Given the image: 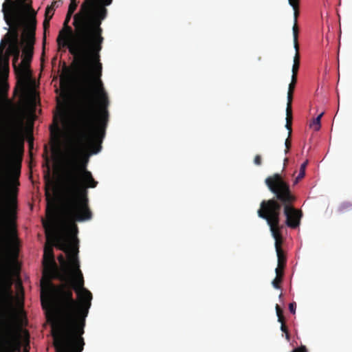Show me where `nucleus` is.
<instances>
[{
  "mask_svg": "<svg viewBox=\"0 0 352 352\" xmlns=\"http://www.w3.org/2000/svg\"><path fill=\"white\" fill-rule=\"evenodd\" d=\"M47 168L49 169V167ZM45 179H46V182H47V184H50L51 185L52 184V182L50 180V178L49 170H47V173L45 175Z\"/></svg>",
  "mask_w": 352,
  "mask_h": 352,
  "instance_id": "nucleus-34",
  "label": "nucleus"
},
{
  "mask_svg": "<svg viewBox=\"0 0 352 352\" xmlns=\"http://www.w3.org/2000/svg\"><path fill=\"white\" fill-rule=\"evenodd\" d=\"M284 269H285L284 267L278 265V266H277V267L276 268V270H275L276 276H278V275H280V277H283Z\"/></svg>",
  "mask_w": 352,
  "mask_h": 352,
  "instance_id": "nucleus-26",
  "label": "nucleus"
},
{
  "mask_svg": "<svg viewBox=\"0 0 352 352\" xmlns=\"http://www.w3.org/2000/svg\"><path fill=\"white\" fill-rule=\"evenodd\" d=\"M17 300H18V303L19 304V305L22 306L23 305V300H21L19 298H17Z\"/></svg>",
  "mask_w": 352,
  "mask_h": 352,
  "instance_id": "nucleus-36",
  "label": "nucleus"
},
{
  "mask_svg": "<svg viewBox=\"0 0 352 352\" xmlns=\"http://www.w3.org/2000/svg\"><path fill=\"white\" fill-rule=\"evenodd\" d=\"M254 163L256 165V166H260L262 164V158H261V156L260 155H256L255 157H254Z\"/></svg>",
  "mask_w": 352,
  "mask_h": 352,
  "instance_id": "nucleus-27",
  "label": "nucleus"
},
{
  "mask_svg": "<svg viewBox=\"0 0 352 352\" xmlns=\"http://www.w3.org/2000/svg\"><path fill=\"white\" fill-rule=\"evenodd\" d=\"M53 16V13L49 16V17H45L44 21H43V28L44 30L46 31L47 29L50 27V21Z\"/></svg>",
  "mask_w": 352,
  "mask_h": 352,
  "instance_id": "nucleus-25",
  "label": "nucleus"
},
{
  "mask_svg": "<svg viewBox=\"0 0 352 352\" xmlns=\"http://www.w3.org/2000/svg\"><path fill=\"white\" fill-rule=\"evenodd\" d=\"M292 352H307V349L305 346H301L294 349Z\"/></svg>",
  "mask_w": 352,
  "mask_h": 352,
  "instance_id": "nucleus-31",
  "label": "nucleus"
},
{
  "mask_svg": "<svg viewBox=\"0 0 352 352\" xmlns=\"http://www.w3.org/2000/svg\"><path fill=\"white\" fill-rule=\"evenodd\" d=\"M94 0H85L74 16L73 30L68 24L73 14L67 12L63 28L56 38L59 48L67 47L85 69L89 82L78 92L73 118L69 126L70 140L77 153L94 143L101 144L109 122V100L100 79L102 66L100 52L104 37L100 21L89 10Z\"/></svg>",
  "mask_w": 352,
  "mask_h": 352,
  "instance_id": "nucleus-2",
  "label": "nucleus"
},
{
  "mask_svg": "<svg viewBox=\"0 0 352 352\" xmlns=\"http://www.w3.org/2000/svg\"><path fill=\"white\" fill-rule=\"evenodd\" d=\"M265 183L274 195V198L267 201H274L279 206L278 220L280 221L281 208H283L286 225L291 228L298 227L302 213L300 210L295 208L293 206L296 197L291 191L289 184L279 173L269 176L265 179Z\"/></svg>",
  "mask_w": 352,
  "mask_h": 352,
  "instance_id": "nucleus-4",
  "label": "nucleus"
},
{
  "mask_svg": "<svg viewBox=\"0 0 352 352\" xmlns=\"http://www.w3.org/2000/svg\"><path fill=\"white\" fill-rule=\"evenodd\" d=\"M276 315L278 316V321L281 322L283 320H285L284 316H283V310L278 306V305H276Z\"/></svg>",
  "mask_w": 352,
  "mask_h": 352,
  "instance_id": "nucleus-23",
  "label": "nucleus"
},
{
  "mask_svg": "<svg viewBox=\"0 0 352 352\" xmlns=\"http://www.w3.org/2000/svg\"><path fill=\"white\" fill-rule=\"evenodd\" d=\"M56 1L53 2L51 6H48L45 9V17H49L54 12V5Z\"/></svg>",
  "mask_w": 352,
  "mask_h": 352,
  "instance_id": "nucleus-21",
  "label": "nucleus"
},
{
  "mask_svg": "<svg viewBox=\"0 0 352 352\" xmlns=\"http://www.w3.org/2000/svg\"><path fill=\"white\" fill-rule=\"evenodd\" d=\"M294 10V25L292 28L294 41L298 42V18L300 14V6L292 7Z\"/></svg>",
  "mask_w": 352,
  "mask_h": 352,
  "instance_id": "nucleus-12",
  "label": "nucleus"
},
{
  "mask_svg": "<svg viewBox=\"0 0 352 352\" xmlns=\"http://www.w3.org/2000/svg\"><path fill=\"white\" fill-rule=\"evenodd\" d=\"M307 164H308V160H306L305 162H304L301 164L298 175L296 177V179L294 180V185L298 184V182L305 177V169H306V167H307Z\"/></svg>",
  "mask_w": 352,
  "mask_h": 352,
  "instance_id": "nucleus-15",
  "label": "nucleus"
},
{
  "mask_svg": "<svg viewBox=\"0 0 352 352\" xmlns=\"http://www.w3.org/2000/svg\"><path fill=\"white\" fill-rule=\"evenodd\" d=\"M23 25H8V32L0 43V71L9 69L12 56L17 84L14 92L21 100L34 103L36 100V81L25 71L22 61L18 64L21 43L19 30ZM8 83L0 80V195H18L22 157L25 137V110L22 102L8 98Z\"/></svg>",
  "mask_w": 352,
  "mask_h": 352,
  "instance_id": "nucleus-3",
  "label": "nucleus"
},
{
  "mask_svg": "<svg viewBox=\"0 0 352 352\" xmlns=\"http://www.w3.org/2000/svg\"><path fill=\"white\" fill-rule=\"evenodd\" d=\"M285 334L286 340L289 342L290 340V335L289 331L285 332Z\"/></svg>",
  "mask_w": 352,
  "mask_h": 352,
  "instance_id": "nucleus-35",
  "label": "nucleus"
},
{
  "mask_svg": "<svg viewBox=\"0 0 352 352\" xmlns=\"http://www.w3.org/2000/svg\"><path fill=\"white\" fill-rule=\"evenodd\" d=\"M283 278L280 277V275L278 274V276H276L275 278L272 280V285L276 289H280V284L283 281Z\"/></svg>",
  "mask_w": 352,
  "mask_h": 352,
  "instance_id": "nucleus-20",
  "label": "nucleus"
},
{
  "mask_svg": "<svg viewBox=\"0 0 352 352\" xmlns=\"http://www.w3.org/2000/svg\"><path fill=\"white\" fill-rule=\"evenodd\" d=\"M281 324L280 329L283 333L288 331V329L285 323V320H283L281 322H279Z\"/></svg>",
  "mask_w": 352,
  "mask_h": 352,
  "instance_id": "nucleus-30",
  "label": "nucleus"
},
{
  "mask_svg": "<svg viewBox=\"0 0 352 352\" xmlns=\"http://www.w3.org/2000/svg\"><path fill=\"white\" fill-rule=\"evenodd\" d=\"M285 153L287 154L289 152L291 145H292L291 136L288 135L287 138L285 140Z\"/></svg>",
  "mask_w": 352,
  "mask_h": 352,
  "instance_id": "nucleus-24",
  "label": "nucleus"
},
{
  "mask_svg": "<svg viewBox=\"0 0 352 352\" xmlns=\"http://www.w3.org/2000/svg\"><path fill=\"white\" fill-rule=\"evenodd\" d=\"M50 131L52 138L57 144H58L60 142V139L63 131L59 126L56 116H55L54 118V125L51 127Z\"/></svg>",
  "mask_w": 352,
  "mask_h": 352,
  "instance_id": "nucleus-11",
  "label": "nucleus"
},
{
  "mask_svg": "<svg viewBox=\"0 0 352 352\" xmlns=\"http://www.w3.org/2000/svg\"><path fill=\"white\" fill-rule=\"evenodd\" d=\"M18 286H19V287H21V284L19 283L18 284Z\"/></svg>",
  "mask_w": 352,
  "mask_h": 352,
  "instance_id": "nucleus-38",
  "label": "nucleus"
},
{
  "mask_svg": "<svg viewBox=\"0 0 352 352\" xmlns=\"http://www.w3.org/2000/svg\"><path fill=\"white\" fill-rule=\"evenodd\" d=\"M297 82V74H292V80L290 83H293L294 85H296Z\"/></svg>",
  "mask_w": 352,
  "mask_h": 352,
  "instance_id": "nucleus-33",
  "label": "nucleus"
},
{
  "mask_svg": "<svg viewBox=\"0 0 352 352\" xmlns=\"http://www.w3.org/2000/svg\"><path fill=\"white\" fill-rule=\"evenodd\" d=\"M296 85L289 83L287 91V107H292V103L293 100V94L295 89Z\"/></svg>",
  "mask_w": 352,
  "mask_h": 352,
  "instance_id": "nucleus-16",
  "label": "nucleus"
},
{
  "mask_svg": "<svg viewBox=\"0 0 352 352\" xmlns=\"http://www.w3.org/2000/svg\"><path fill=\"white\" fill-rule=\"evenodd\" d=\"M351 209H352V204L349 201H344V202L342 203L338 208V210L340 212H345L351 210Z\"/></svg>",
  "mask_w": 352,
  "mask_h": 352,
  "instance_id": "nucleus-19",
  "label": "nucleus"
},
{
  "mask_svg": "<svg viewBox=\"0 0 352 352\" xmlns=\"http://www.w3.org/2000/svg\"><path fill=\"white\" fill-rule=\"evenodd\" d=\"M288 3L292 7L300 6V0H288Z\"/></svg>",
  "mask_w": 352,
  "mask_h": 352,
  "instance_id": "nucleus-29",
  "label": "nucleus"
},
{
  "mask_svg": "<svg viewBox=\"0 0 352 352\" xmlns=\"http://www.w3.org/2000/svg\"><path fill=\"white\" fill-rule=\"evenodd\" d=\"M43 265V273L42 278H46L49 272L56 271L55 259L52 245H45L44 248Z\"/></svg>",
  "mask_w": 352,
  "mask_h": 352,
  "instance_id": "nucleus-10",
  "label": "nucleus"
},
{
  "mask_svg": "<svg viewBox=\"0 0 352 352\" xmlns=\"http://www.w3.org/2000/svg\"><path fill=\"white\" fill-rule=\"evenodd\" d=\"M277 258H278V265L285 267L287 258L283 252V250L280 252H276Z\"/></svg>",
  "mask_w": 352,
  "mask_h": 352,
  "instance_id": "nucleus-18",
  "label": "nucleus"
},
{
  "mask_svg": "<svg viewBox=\"0 0 352 352\" xmlns=\"http://www.w3.org/2000/svg\"><path fill=\"white\" fill-rule=\"evenodd\" d=\"M324 114V112L320 113L317 118H314L310 123L309 126L313 128L314 131H318L320 129V120Z\"/></svg>",
  "mask_w": 352,
  "mask_h": 352,
  "instance_id": "nucleus-17",
  "label": "nucleus"
},
{
  "mask_svg": "<svg viewBox=\"0 0 352 352\" xmlns=\"http://www.w3.org/2000/svg\"><path fill=\"white\" fill-rule=\"evenodd\" d=\"M77 6L76 0H70L67 12H69V14H74L76 10Z\"/></svg>",
  "mask_w": 352,
  "mask_h": 352,
  "instance_id": "nucleus-22",
  "label": "nucleus"
},
{
  "mask_svg": "<svg viewBox=\"0 0 352 352\" xmlns=\"http://www.w3.org/2000/svg\"><path fill=\"white\" fill-rule=\"evenodd\" d=\"M70 141L71 157L60 180V206L61 216L68 223L69 233L63 235L56 232L58 208L47 189L45 192L47 221H43L47 238L52 236L55 246L66 254L67 259L60 254L58 260L60 267L58 268L55 263L56 271L49 272L46 278H41V300L46 296L55 302L52 330L82 331L85 329V319L91 305L92 294L85 287L84 277L80 269L78 229L76 222L89 221L92 218L88 188H96L98 182L87 169V153L89 151L93 153H98L101 144L94 143L85 147L83 151L77 153L75 142Z\"/></svg>",
  "mask_w": 352,
  "mask_h": 352,
  "instance_id": "nucleus-1",
  "label": "nucleus"
},
{
  "mask_svg": "<svg viewBox=\"0 0 352 352\" xmlns=\"http://www.w3.org/2000/svg\"><path fill=\"white\" fill-rule=\"evenodd\" d=\"M85 330H52L56 352H82L85 346Z\"/></svg>",
  "mask_w": 352,
  "mask_h": 352,
  "instance_id": "nucleus-5",
  "label": "nucleus"
},
{
  "mask_svg": "<svg viewBox=\"0 0 352 352\" xmlns=\"http://www.w3.org/2000/svg\"><path fill=\"white\" fill-rule=\"evenodd\" d=\"M36 13L31 14L23 23L22 28L23 32L22 35L21 44H24L23 48L22 65H25V71L30 73V65L34 53V45L35 43V34L36 28Z\"/></svg>",
  "mask_w": 352,
  "mask_h": 352,
  "instance_id": "nucleus-8",
  "label": "nucleus"
},
{
  "mask_svg": "<svg viewBox=\"0 0 352 352\" xmlns=\"http://www.w3.org/2000/svg\"><path fill=\"white\" fill-rule=\"evenodd\" d=\"M288 161H289L288 158H287V157H286V158H285V160H284V165H285H285H286V164L288 162Z\"/></svg>",
  "mask_w": 352,
  "mask_h": 352,
  "instance_id": "nucleus-37",
  "label": "nucleus"
},
{
  "mask_svg": "<svg viewBox=\"0 0 352 352\" xmlns=\"http://www.w3.org/2000/svg\"><path fill=\"white\" fill-rule=\"evenodd\" d=\"M296 308V302H293L289 303V311H290V312L292 314H295Z\"/></svg>",
  "mask_w": 352,
  "mask_h": 352,
  "instance_id": "nucleus-28",
  "label": "nucleus"
},
{
  "mask_svg": "<svg viewBox=\"0 0 352 352\" xmlns=\"http://www.w3.org/2000/svg\"><path fill=\"white\" fill-rule=\"evenodd\" d=\"M59 119L63 122L65 121V112L63 110L59 113Z\"/></svg>",
  "mask_w": 352,
  "mask_h": 352,
  "instance_id": "nucleus-32",
  "label": "nucleus"
},
{
  "mask_svg": "<svg viewBox=\"0 0 352 352\" xmlns=\"http://www.w3.org/2000/svg\"><path fill=\"white\" fill-rule=\"evenodd\" d=\"M278 210L279 206L275 201H262L260 208L257 211L258 216L265 219L270 227L272 235L275 240L276 252L283 250L281 248L283 243L282 226L279 225Z\"/></svg>",
  "mask_w": 352,
  "mask_h": 352,
  "instance_id": "nucleus-6",
  "label": "nucleus"
},
{
  "mask_svg": "<svg viewBox=\"0 0 352 352\" xmlns=\"http://www.w3.org/2000/svg\"><path fill=\"white\" fill-rule=\"evenodd\" d=\"M2 12L8 25H23L31 14L36 13L31 3H26L25 0H19L17 2L6 0L2 6Z\"/></svg>",
  "mask_w": 352,
  "mask_h": 352,
  "instance_id": "nucleus-7",
  "label": "nucleus"
},
{
  "mask_svg": "<svg viewBox=\"0 0 352 352\" xmlns=\"http://www.w3.org/2000/svg\"><path fill=\"white\" fill-rule=\"evenodd\" d=\"M294 47L296 51L295 56L294 57V64L292 66V74H297L300 67V54H299V45L298 42L294 41Z\"/></svg>",
  "mask_w": 352,
  "mask_h": 352,
  "instance_id": "nucleus-13",
  "label": "nucleus"
},
{
  "mask_svg": "<svg viewBox=\"0 0 352 352\" xmlns=\"http://www.w3.org/2000/svg\"><path fill=\"white\" fill-rule=\"evenodd\" d=\"M112 1L113 0H94L93 4L89 8L96 22L100 21V27L107 14V10L105 7L111 5Z\"/></svg>",
  "mask_w": 352,
  "mask_h": 352,
  "instance_id": "nucleus-9",
  "label": "nucleus"
},
{
  "mask_svg": "<svg viewBox=\"0 0 352 352\" xmlns=\"http://www.w3.org/2000/svg\"><path fill=\"white\" fill-rule=\"evenodd\" d=\"M292 109L290 107L286 108V124L285 127L289 131V136L292 135Z\"/></svg>",
  "mask_w": 352,
  "mask_h": 352,
  "instance_id": "nucleus-14",
  "label": "nucleus"
}]
</instances>
